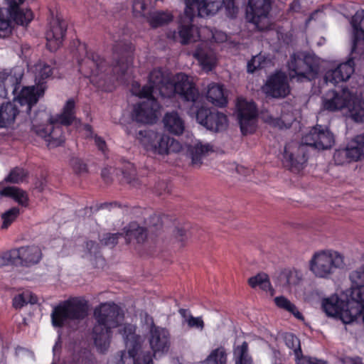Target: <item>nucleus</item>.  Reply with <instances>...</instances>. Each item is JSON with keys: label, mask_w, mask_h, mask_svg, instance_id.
<instances>
[{"label": "nucleus", "mask_w": 364, "mask_h": 364, "mask_svg": "<svg viewBox=\"0 0 364 364\" xmlns=\"http://www.w3.org/2000/svg\"><path fill=\"white\" fill-rule=\"evenodd\" d=\"M203 146H188L187 149V154L189 156L192 160L193 164H201V156L204 152Z\"/></svg>", "instance_id": "8fccbe9b"}, {"label": "nucleus", "mask_w": 364, "mask_h": 364, "mask_svg": "<svg viewBox=\"0 0 364 364\" xmlns=\"http://www.w3.org/2000/svg\"><path fill=\"white\" fill-rule=\"evenodd\" d=\"M94 318V343L100 353H105L109 347L112 329L120 325L124 320V314L122 308L115 303L105 302L95 307Z\"/></svg>", "instance_id": "20e7f679"}, {"label": "nucleus", "mask_w": 364, "mask_h": 364, "mask_svg": "<svg viewBox=\"0 0 364 364\" xmlns=\"http://www.w3.org/2000/svg\"><path fill=\"white\" fill-rule=\"evenodd\" d=\"M262 92L268 97L282 99L290 93V87L287 75L282 71H276L268 76L262 86Z\"/></svg>", "instance_id": "6ab92c4d"}, {"label": "nucleus", "mask_w": 364, "mask_h": 364, "mask_svg": "<svg viewBox=\"0 0 364 364\" xmlns=\"http://www.w3.org/2000/svg\"><path fill=\"white\" fill-rule=\"evenodd\" d=\"M28 303V301L23 293L16 295L12 299V306L16 310L22 309Z\"/></svg>", "instance_id": "bf43d9fd"}, {"label": "nucleus", "mask_w": 364, "mask_h": 364, "mask_svg": "<svg viewBox=\"0 0 364 364\" xmlns=\"http://www.w3.org/2000/svg\"><path fill=\"white\" fill-rule=\"evenodd\" d=\"M218 63V58L215 53L206 49V73L212 71Z\"/></svg>", "instance_id": "13d9d810"}, {"label": "nucleus", "mask_w": 364, "mask_h": 364, "mask_svg": "<svg viewBox=\"0 0 364 364\" xmlns=\"http://www.w3.org/2000/svg\"><path fill=\"white\" fill-rule=\"evenodd\" d=\"M31 118L32 130L36 134L47 142L51 149L58 147L65 141L62 128L58 124L56 118H53L50 113L46 109L38 110Z\"/></svg>", "instance_id": "423d86ee"}, {"label": "nucleus", "mask_w": 364, "mask_h": 364, "mask_svg": "<svg viewBox=\"0 0 364 364\" xmlns=\"http://www.w3.org/2000/svg\"><path fill=\"white\" fill-rule=\"evenodd\" d=\"M122 181L133 187H138L141 184L139 179L136 177V170L132 164L129 163L122 169Z\"/></svg>", "instance_id": "58836bf2"}, {"label": "nucleus", "mask_w": 364, "mask_h": 364, "mask_svg": "<svg viewBox=\"0 0 364 364\" xmlns=\"http://www.w3.org/2000/svg\"><path fill=\"white\" fill-rule=\"evenodd\" d=\"M154 191L158 195L168 193L170 191L168 183L166 181H158L154 186Z\"/></svg>", "instance_id": "052dcab7"}, {"label": "nucleus", "mask_w": 364, "mask_h": 364, "mask_svg": "<svg viewBox=\"0 0 364 364\" xmlns=\"http://www.w3.org/2000/svg\"><path fill=\"white\" fill-rule=\"evenodd\" d=\"M133 88L137 87L139 91L134 92V95L139 98H144L134 107L132 114V119L137 123L143 124H153L157 119V112L160 109V105L154 96H151L152 88L151 87H142L134 82Z\"/></svg>", "instance_id": "9d476101"}, {"label": "nucleus", "mask_w": 364, "mask_h": 364, "mask_svg": "<svg viewBox=\"0 0 364 364\" xmlns=\"http://www.w3.org/2000/svg\"><path fill=\"white\" fill-rule=\"evenodd\" d=\"M23 74L21 73L0 72V85L4 87L5 96L11 92L14 97L21 87Z\"/></svg>", "instance_id": "393cba45"}, {"label": "nucleus", "mask_w": 364, "mask_h": 364, "mask_svg": "<svg viewBox=\"0 0 364 364\" xmlns=\"http://www.w3.org/2000/svg\"><path fill=\"white\" fill-rule=\"evenodd\" d=\"M194 57L199 61L201 68L205 69V52L198 47L194 54Z\"/></svg>", "instance_id": "69168bd1"}, {"label": "nucleus", "mask_w": 364, "mask_h": 364, "mask_svg": "<svg viewBox=\"0 0 364 364\" xmlns=\"http://www.w3.org/2000/svg\"><path fill=\"white\" fill-rule=\"evenodd\" d=\"M287 346L293 350L294 355H300L301 346L299 339L291 333L285 336Z\"/></svg>", "instance_id": "603ef678"}, {"label": "nucleus", "mask_w": 364, "mask_h": 364, "mask_svg": "<svg viewBox=\"0 0 364 364\" xmlns=\"http://www.w3.org/2000/svg\"><path fill=\"white\" fill-rule=\"evenodd\" d=\"M302 279V274L295 269H284L279 275V282L285 287H291L296 286Z\"/></svg>", "instance_id": "c9c22d12"}, {"label": "nucleus", "mask_w": 364, "mask_h": 364, "mask_svg": "<svg viewBox=\"0 0 364 364\" xmlns=\"http://www.w3.org/2000/svg\"><path fill=\"white\" fill-rule=\"evenodd\" d=\"M352 93L348 87L342 88L339 91L329 90L323 100V107L329 112H336L346 107Z\"/></svg>", "instance_id": "5701e85b"}, {"label": "nucleus", "mask_w": 364, "mask_h": 364, "mask_svg": "<svg viewBox=\"0 0 364 364\" xmlns=\"http://www.w3.org/2000/svg\"><path fill=\"white\" fill-rule=\"evenodd\" d=\"M87 314L86 303L78 298H73L54 307L51 313V321L53 326L62 328L66 322L82 320Z\"/></svg>", "instance_id": "f8f14e48"}, {"label": "nucleus", "mask_w": 364, "mask_h": 364, "mask_svg": "<svg viewBox=\"0 0 364 364\" xmlns=\"http://www.w3.org/2000/svg\"><path fill=\"white\" fill-rule=\"evenodd\" d=\"M307 147L302 142L301 144H286L283 153L282 164L291 172L301 171L307 162Z\"/></svg>", "instance_id": "a211bd4d"}, {"label": "nucleus", "mask_w": 364, "mask_h": 364, "mask_svg": "<svg viewBox=\"0 0 364 364\" xmlns=\"http://www.w3.org/2000/svg\"><path fill=\"white\" fill-rule=\"evenodd\" d=\"M42 252H0V267L7 265L31 267L39 262Z\"/></svg>", "instance_id": "aec40b11"}, {"label": "nucleus", "mask_w": 364, "mask_h": 364, "mask_svg": "<svg viewBox=\"0 0 364 364\" xmlns=\"http://www.w3.org/2000/svg\"><path fill=\"white\" fill-rule=\"evenodd\" d=\"M351 24L353 28V39L351 54L355 53L358 44L364 41V10L358 11L353 16Z\"/></svg>", "instance_id": "bb28decb"}, {"label": "nucleus", "mask_w": 364, "mask_h": 364, "mask_svg": "<svg viewBox=\"0 0 364 364\" xmlns=\"http://www.w3.org/2000/svg\"><path fill=\"white\" fill-rule=\"evenodd\" d=\"M21 112L15 104L10 102L2 103L0 107V128H5L13 124Z\"/></svg>", "instance_id": "c756f323"}, {"label": "nucleus", "mask_w": 364, "mask_h": 364, "mask_svg": "<svg viewBox=\"0 0 364 364\" xmlns=\"http://www.w3.org/2000/svg\"><path fill=\"white\" fill-rule=\"evenodd\" d=\"M227 116L216 109L206 107V129L218 132L225 130L228 127Z\"/></svg>", "instance_id": "a878e982"}, {"label": "nucleus", "mask_w": 364, "mask_h": 364, "mask_svg": "<svg viewBox=\"0 0 364 364\" xmlns=\"http://www.w3.org/2000/svg\"><path fill=\"white\" fill-rule=\"evenodd\" d=\"M56 122L62 126H70L75 120V101L73 98L68 99L63 106L62 112L57 115Z\"/></svg>", "instance_id": "7c9ffc66"}, {"label": "nucleus", "mask_w": 364, "mask_h": 364, "mask_svg": "<svg viewBox=\"0 0 364 364\" xmlns=\"http://www.w3.org/2000/svg\"><path fill=\"white\" fill-rule=\"evenodd\" d=\"M346 108H348L349 117L354 122H364V99L352 95Z\"/></svg>", "instance_id": "2f4dec72"}, {"label": "nucleus", "mask_w": 364, "mask_h": 364, "mask_svg": "<svg viewBox=\"0 0 364 364\" xmlns=\"http://www.w3.org/2000/svg\"><path fill=\"white\" fill-rule=\"evenodd\" d=\"M248 284L253 289L259 288L265 292H269L271 296L274 294V289L272 288L269 276L266 273L260 272L251 277L248 279Z\"/></svg>", "instance_id": "f704fd0d"}, {"label": "nucleus", "mask_w": 364, "mask_h": 364, "mask_svg": "<svg viewBox=\"0 0 364 364\" xmlns=\"http://www.w3.org/2000/svg\"><path fill=\"white\" fill-rule=\"evenodd\" d=\"M136 328L131 324L125 325L121 330L127 352H122L120 364H154L153 356L164 354L170 347V333L166 328L156 326L152 322L149 326L148 341L151 351L138 355L141 348V338L135 333Z\"/></svg>", "instance_id": "f257e3e1"}, {"label": "nucleus", "mask_w": 364, "mask_h": 364, "mask_svg": "<svg viewBox=\"0 0 364 364\" xmlns=\"http://www.w3.org/2000/svg\"><path fill=\"white\" fill-rule=\"evenodd\" d=\"M124 237V233L122 232H106L99 236L100 243L109 249L114 248L119 242V239Z\"/></svg>", "instance_id": "a19ab883"}, {"label": "nucleus", "mask_w": 364, "mask_h": 364, "mask_svg": "<svg viewBox=\"0 0 364 364\" xmlns=\"http://www.w3.org/2000/svg\"><path fill=\"white\" fill-rule=\"evenodd\" d=\"M73 168L77 173L85 172L87 170L86 164H84L80 159H75L73 161Z\"/></svg>", "instance_id": "0e129e2a"}, {"label": "nucleus", "mask_w": 364, "mask_h": 364, "mask_svg": "<svg viewBox=\"0 0 364 364\" xmlns=\"http://www.w3.org/2000/svg\"><path fill=\"white\" fill-rule=\"evenodd\" d=\"M210 36L211 42L223 43L227 41V35L223 31L210 30L208 33L206 32V39Z\"/></svg>", "instance_id": "6e6d98bb"}, {"label": "nucleus", "mask_w": 364, "mask_h": 364, "mask_svg": "<svg viewBox=\"0 0 364 364\" xmlns=\"http://www.w3.org/2000/svg\"><path fill=\"white\" fill-rule=\"evenodd\" d=\"M67 26V23L59 17L50 21V28L46 33V48L50 52H55L61 46Z\"/></svg>", "instance_id": "4be33fe9"}, {"label": "nucleus", "mask_w": 364, "mask_h": 364, "mask_svg": "<svg viewBox=\"0 0 364 364\" xmlns=\"http://www.w3.org/2000/svg\"><path fill=\"white\" fill-rule=\"evenodd\" d=\"M144 87H151V96L157 92L164 98L178 97L187 102H195L199 96L196 85L189 80L188 75L180 73L173 82L161 68H154L149 75V84Z\"/></svg>", "instance_id": "7ed1b4c3"}, {"label": "nucleus", "mask_w": 364, "mask_h": 364, "mask_svg": "<svg viewBox=\"0 0 364 364\" xmlns=\"http://www.w3.org/2000/svg\"><path fill=\"white\" fill-rule=\"evenodd\" d=\"M277 307L284 309L294 316L299 320H304L302 314L298 310L297 307L284 296H276L274 299Z\"/></svg>", "instance_id": "4c0bfd02"}, {"label": "nucleus", "mask_w": 364, "mask_h": 364, "mask_svg": "<svg viewBox=\"0 0 364 364\" xmlns=\"http://www.w3.org/2000/svg\"><path fill=\"white\" fill-rule=\"evenodd\" d=\"M79 50L85 51V55L77 57L79 72L85 77H90V82L98 87L103 88L109 80L110 73L113 72L117 78L124 76L131 64L127 53H122L114 59V64L111 68L106 60L97 53L88 50L86 44L80 45Z\"/></svg>", "instance_id": "f03ea898"}, {"label": "nucleus", "mask_w": 364, "mask_h": 364, "mask_svg": "<svg viewBox=\"0 0 364 364\" xmlns=\"http://www.w3.org/2000/svg\"><path fill=\"white\" fill-rule=\"evenodd\" d=\"M355 57H350L345 62L339 64L335 69L328 70L324 76L326 82L336 85L347 81L355 71Z\"/></svg>", "instance_id": "b1692460"}, {"label": "nucleus", "mask_w": 364, "mask_h": 364, "mask_svg": "<svg viewBox=\"0 0 364 364\" xmlns=\"http://www.w3.org/2000/svg\"><path fill=\"white\" fill-rule=\"evenodd\" d=\"M8 7L0 8V38L10 35L13 22L21 26H27L33 18L30 9H23L21 6L25 0H5Z\"/></svg>", "instance_id": "1a4fd4ad"}, {"label": "nucleus", "mask_w": 364, "mask_h": 364, "mask_svg": "<svg viewBox=\"0 0 364 364\" xmlns=\"http://www.w3.org/2000/svg\"><path fill=\"white\" fill-rule=\"evenodd\" d=\"M350 279L357 286L354 289L364 288V266L353 272L350 275Z\"/></svg>", "instance_id": "5fc2aeb1"}, {"label": "nucleus", "mask_w": 364, "mask_h": 364, "mask_svg": "<svg viewBox=\"0 0 364 364\" xmlns=\"http://www.w3.org/2000/svg\"><path fill=\"white\" fill-rule=\"evenodd\" d=\"M248 344L244 341L242 345L238 346L234 350L235 355L238 358L236 364H252L251 358L248 355Z\"/></svg>", "instance_id": "79ce46f5"}, {"label": "nucleus", "mask_w": 364, "mask_h": 364, "mask_svg": "<svg viewBox=\"0 0 364 364\" xmlns=\"http://www.w3.org/2000/svg\"><path fill=\"white\" fill-rule=\"evenodd\" d=\"M265 59L261 54L256 55L247 61V72L249 74H253L255 71L262 68V63H264Z\"/></svg>", "instance_id": "09e8293b"}, {"label": "nucleus", "mask_w": 364, "mask_h": 364, "mask_svg": "<svg viewBox=\"0 0 364 364\" xmlns=\"http://www.w3.org/2000/svg\"><path fill=\"white\" fill-rule=\"evenodd\" d=\"M188 239V235L186 231L183 228H177L175 231V240L176 242L178 243L177 246H175L176 248H181L184 246L185 242Z\"/></svg>", "instance_id": "4d7b16f0"}, {"label": "nucleus", "mask_w": 364, "mask_h": 364, "mask_svg": "<svg viewBox=\"0 0 364 364\" xmlns=\"http://www.w3.org/2000/svg\"><path fill=\"white\" fill-rule=\"evenodd\" d=\"M348 153L349 151L346 146L336 149L333 154L335 164L336 165H343L353 161Z\"/></svg>", "instance_id": "c03bdc74"}, {"label": "nucleus", "mask_w": 364, "mask_h": 364, "mask_svg": "<svg viewBox=\"0 0 364 364\" xmlns=\"http://www.w3.org/2000/svg\"><path fill=\"white\" fill-rule=\"evenodd\" d=\"M296 357V362L297 364H312L314 359L310 356H304L301 350L300 355H294Z\"/></svg>", "instance_id": "338daca9"}, {"label": "nucleus", "mask_w": 364, "mask_h": 364, "mask_svg": "<svg viewBox=\"0 0 364 364\" xmlns=\"http://www.w3.org/2000/svg\"><path fill=\"white\" fill-rule=\"evenodd\" d=\"M309 266L315 276L325 278L331 274L333 268L344 266V256L340 252H316Z\"/></svg>", "instance_id": "ddd939ff"}, {"label": "nucleus", "mask_w": 364, "mask_h": 364, "mask_svg": "<svg viewBox=\"0 0 364 364\" xmlns=\"http://www.w3.org/2000/svg\"><path fill=\"white\" fill-rule=\"evenodd\" d=\"M227 356L226 349L220 346L213 350L206 357V364H227Z\"/></svg>", "instance_id": "ea45409f"}, {"label": "nucleus", "mask_w": 364, "mask_h": 364, "mask_svg": "<svg viewBox=\"0 0 364 364\" xmlns=\"http://www.w3.org/2000/svg\"><path fill=\"white\" fill-rule=\"evenodd\" d=\"M273 0H248L245 10L246 19L254 24L259 31L269 28V13L272 9Z\"/></svg>", "instance_id": "2eb2a0df"}, {"label": "nucleus", "mask_w": 364, "mask_h": 364, "mask_svg": "<svg viewBox=\"0 0 364 364\" xmlns=\"http://www.w3.org/2000/svg\"><path fill=\"white\" fill-rule=\"evenodd\" d=\"M47 87L41 82L36 85L23 86L18 90L14 100L18 102L21 107H25V112L28 116H31L32 107L37 104L39 99L43 97Z\"/></svg>", "instance_id": "412c9836"}, {"label": "nucleus", "mask_w": 364, "mask_h": 364, "mask_svg": "<svg viewBox=\"0 0 364 364\" xmlns=\"http://www.w3.org/2000/svg\"><path fill=\"white\" fill-rule=\"evenodd\" d=\"M162 227L161 218L157 215H153L149 218L147 229L136 222H132L122 229V232L127 243L143 244L148 237V232L150 236L154 235L156 237L161 233Z\"/></svg>", "instance_id": "4468645a"}, {"label": "nucleus", "mask_w": 364, "mask_h": 364, "mask_svg": "<svg viewBox=\"0 0 364 364\" xmlns=\"http://www.w3.org/2000/svg\"><path fill=\"white\" fill-rule=\"evenodd\" d=\"M287 65L289 71L294 73L291 74V77L296 76L311 81L318 77L320 60L314 53L300 50L291 55Z\"/></svg>", "instance_id": "9b49d317"}, {"label": "nucleus", "mask_w": 364, "mask_h": 364, "mask_svg": "<svg viewBox=\"0 0 364 364\" xmlns=\"http://www.w3.org/2000/svg\"><path fill=\"white\" fill-rule=\"evenodd\" d=\"M95 142L100 151H103L105 150V148L106 147V143L102 137L96 136L95 138Z\"/></svg>", "instance_id": "774afa93"}, {"label": "nucleus", "mask_w": 364, "mask_h": 364, "mask_svg": "<svg viewBox=\"0 0 364 364\" xmlns=\"http://www.w3.org/2000/svg\"><path fill=\"white\" fill-rule=\"evenodd\" d=\"M146 21L151 28H156L171 22L173 16L166 11H154L149 14Z\"/></svg>", "instance_id": "e433bc0d"}, {"label": "nucleus", "mask_w": 364, "mask_h": 364, "mask_svg": "<svg viewBox=\"0 0 364 364\" xmlns=\"http://www.w3.org/2000/svg\"><path fill=\"white\" fill-rule=\"evenodd\" d=\"M302 142L306 147L311 146L318 150H326L333 146L335 139L333 134L328 127L316 124L303 136Z\"/></svg>", "instance_id": "f3484780"}, {"label": "nucleus", "mask_w": 364, "mask_h": 364, "mask_svg": "<svg viewBox=\"0 0 364 364\" xmlns=\"http://www.w3.org/2000/svg\"><path fill=\"white\" fill-rule=\"evenodd\" d=\"M26 177V173L24 169L19 167H15L4 178V181L11 183H20L23 181Z\"/></svg>", "instance_id": "49530a36"}, {"label": "nucleus", "mask_w": 364, "mask_h": 364, "mask_svg": "<svg viewBox=\"0 0 364 364\" xmlns=\"http://www.w3.org/2000/svg\"><path fill=\"white\" fill-rule=\"evenodd\" d=\"M237 117L243 135L252 134L256 129L257 109L254 102L238 100L236 105Z\"/></svg>", "instance_id": "dca6fc26"}, {"label": "nucleus", "mask_w": 364, "mask_h": 364, "mask_svg": "<svg viewBox=\"0 0 364 364\" xmlns=\"http://www.w3.org/2000/svg\"><path fill=\"white\" fill-rule=\"evenodd\" d=\"M20 214V209L18 207H13L1 215L3 223L2 229H7L9 226L17 218Z\"/></svg>", "instance_id": "a18cd8bd"}, {"label": "nucleus", "mask_w": 364, "mask_h": 364, "mask_svg": "<svg viewBox=\"0 0 364 364\" xmlns=\"http://www.w3.org/2000/svg\"><path fill=\"white\" fill-rule=\"evenodd\" d=\"M186 322L189 327L191 328H203V321L201 318H195L191 316L187 320Z\"/></svg>", "instance_id": "680f3d73"}, {"label": "nucleus", "mask_w": 364, "mask_h": 364, "mask_svg": "<svg viewBox=\"0 0 364 364\" xmlns=\"http://www.w3.org/2000/svg\"><path fill=\"white\" fill-rule=\"evenodd\" d=\"M0 194L2 196L14 199L16 203L23 207L28 205V196L27 193L16 186H7L4 188Z\"/></svg>", "instance_id": "72a5a7b5"}, {"label": "nucleus", "mask_w": 364, "mask_h": 364, "mask_svg": "<svg viewBox=\"0 0 364 364\" xmlns=\"http://www.w3.org/2000/svg\"><path fill=\"white\" fill-rule=\"evenodd\" d=\"M224 3L225 0H206V16L215 14Z\"/></svg>", "instance_id": "864d4df0"}, {"label": "nucleus", "mask_w": 364, "mask_h": 364, "mask_svg": "<svg viewBox=\"0 0 364 364\" xmlns=\"http://www.w3.org/2000/svg\"><path fill=\"white\" fill-rule=\"evenodd\" d=\"M245 4V0H227L225 1L226 15L230 18H235L239 12L240 6Z\"/></svg>", "instance_id": "37998d69"}, {"label": "nucleus", "mask_w": 364, "mask_h": 364, "mask_svg": "<svg viewBox=\"0 0 364 364\" xmlns=\"http://www.w3.org/2000/svg\"><path fill=\"white\" fill-rule=\"evenodd\" d=\"M53 74V68L47 64L41 66L36 77V80H38L36 84L41 82L46 85V80L50 77Z\"/></svg>", "instance_id": "3c124183"}, {"label": "nucleus", "mask_w": 364, "mask_h": 364, "mask_svg": "<svg viewBox=\"0 0 364 364\" xmlns=\"http://www.w3.org/2000/svg\"><path fill=\"white\" fill-rule=\"evenodd\" d=\"M163 123L165 129L175 135L183 134L185 129L184 122L176 112L166 113L163 118Z\"/></svg>", "instance_id": "cd10ccee"}, {"label": "nucleus", "mask_w": 364, "mask_h": 364, "mask_svg": "<svg viewBox=\"0 0 364 364\" xmlns=\"http://www.w3.org/2000/svg\"><path fill=\"white\" fill-rule=\"evenodd\" d=\"M287 115L284 114H282L280 117H269L267 122L274 127H277L280 129H289L292 124L293 119H287Z\"/></svg>", "instance_id": "de8ad7c7"}, {"label": "nucleus", "mask_w": 364, "mask_h": 364, "mask_svg": "<svg viewBox=\"0 0 364 364\" xmlns=\"http://www.w3.org/2000/svg\"><path fill=\"white\" fill-rule=\"evenodd\" d=\"M351 298V301H346L337 294L324 298L321 301L322 310L327 316L341 320L344 324L352 323L362 310L359 302L364 301V288L353 289Z\"/></svg>", "instance_id": "39448f33"}, {"label": "nucleus", "mask_w": 364, "mask_h": 364, "mask_svg": "<svg viewBox=\"0 0 364 364\" xmlns=\"http://www.w3.org/2000/svg\"><path fill=\"white\" fill-rule=\"evenodd\" d=\"M90 254V257H94L97 262L95 263H92L95 267H103L105 264V260L101 255V252H88Z\"/></svg>", "instance_id": "e2e57ef3"}, {"label": "nucleus", "mask_w": 364, "mask_h": 364, "mask_svg": "<svg viewBox=\"0 0 364 364\" xmlns=\"http://www.w3.org/2000/svg\"><path fill=\"white\" fill-rule=\"evenodd\" d=\"M353 161H358L364 158V133L358 134L352 139L346 145Z\"/></svg>", "instance_id": "473e14b6"}, {"label": "nucleus", "mask_w": 364, "mask_h": 364, "mask_svg": "<svg viewBox=\"0 0 364 364\" xmlns=\"http://www.w3.org/2000/svg\"><path fill=\"white\" fill-rule=\"evenodd\" d=\"M206 100L218 107H224L228 104L225 96L223 86L218 84H210L206 90Z\"/></svg>", "instance_id": "c85d7f7f"}, {"label": "nucleus", "mask_w": 364, "mask_h": 364, "mask_svg": "<svg viewBox=\"0 0 364 364\" xmlns=\"http://www.w3.org/2000/svg\"><path fill=\"white\" fill-rule=\"evenodd\" d=\"M186 9L181 17V23L178 26V31L173 33V38L179 41L183 45L191 41H196L200 38L199 32L193 34L194 26L193 22L196 17L203 18L205 13V0H185ZM197 30V28H196Z\"/></svg>", "instance_id": "6e6552de"}, {"label": "nucleus", "mask_w": 364, "mask_h": 364, "mask_svg": "<svg viewBox=\"0 0 364 364\" xmlns=\"http://www.w3.org/2000/svg\"><path fill=\"white\" fill-rule=\"evenodd\" d=\"M127 134L134 136L149 151L158 154H168L181 151V145L175 139L166 134H159L151 130L132 131V127H127Z\"/></svg>", "instance_id": "0eeeda50"}]
</instances>
